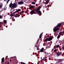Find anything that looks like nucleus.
<instances>
[{
    "label": "nucleus",
    "mask_w": 64,
    "mask_h": 64,
    "mask_svg": "<svg viewBox=\"0 0 64 64\" xmlns=\"http://www.w3.org/2000/svg\"><path fill=\"white\" fill-rule=\"evenodd\" d=\"M62 24H59L58 25L55 27V28H54V32H56V31L59 30V28L58 27H61Z\"/></svg>",
    "instance_id": "nucleus-1"
},
{
    "label": "nucleus",
    "mask_w": 64,
    "mask_h": 64,
    "mask_svg": "<svg viewBox=\"0 0 64 64\" xmlns=\"http://www.w3.org/2000/svg\"><path fill=\"white\" fill-rule=\"evenodd\" d=\"M40 8V7H38L37 9L36 10V11L38 13L40 14H42L41 13V12L39 10Z\"/></svg>",
    "instance_id": "nucleus-2"
},
{
    "label": "nucleus",
    "mask_w": 64,
    "mask_h": 64,
    "mask_svg": "<svg viewBox=\"0 0 64 64\" xmlns=\"http://www.w3.org/2000/svg\"><path fill=\"white\" fill-rule=\"evenodd\" d=\"M52 38H53L52 37H50L48 38H47L46 39L45 41L47 42L48 40V41H51V40L52 39Z\"/></svg>",
    "instance_id": "nucleus-3"
},
{
    "label": "nucleus",
    "mask_w": 64,
    "mask_h": 64,
    "mask_svg": "<svg viewBox=\"0 0 64 64\" xmlns=\"http://www.w3.org/2000/svg\"><path fill=\"white\" fill-rule=\"evenodd\" d=\"M12 7H14V8H16L17 6V5L16 4L14 3L12 5Z\"/></svg>",
    "instance_id": "nucleus-4"
},
{
    "label": "nucleus",
    "mask_w": 64,
    "mask_h": 64,
    "mask_svg": "<svg viewBox=\"0 0 64 64\" xmlns=\"http://www.w3.org/2000/svg\"><path fill=\"white\" fill-rule=\"evenodd\" d=\"M30 13L32 15V14H35V12L34 10H32L30 12Z\"/></svg>",
    "instance_id": "nucleus-5"
},
{
    "label": "nucleus",
    "mask_w": 64,
    "mask_h": 64,
    "mask_svg": "<svg viewBox=\"0 0 64 64\" xmlns=\"http://www.w3.org/2000/svg\"><path fill=\"white\" fill-rule=\"evenodd\" d=\"M23 4V2L22 1L19 2H18V4H20H20Z\"/></svg>",
    "instance_id": "nucleus-6"
},
{
    "label": "nucleus",
    "mask_w": 64,
    "mask_h": 64,
    "mask_svg": "<svg viewBox=\"0 0 64 64\" xmlns=\"http://www.w3.org/2000/svg\"><path fill=\"white\" fill-rule=\"evenodd\" d=\"M62 59L58 60V63H60L61 62H62Z\"/></svg>",
    "instance_id": "nucleus-7"
},
{
    "label": "nucleus",
    "mask_w": 64,
    "mask_h": 64,
    "mask_svg": "<svg viewBox=\"0 0 64 64\" xmlns=\"http://www.w3.org/2000/svg\"><path fill=\"white\" fill-rule=\"evenodd\" d=\"M61 55V52H60L58 53L57 54V56H59L60 55Z\"/></svg>",
    "instance_id": "nucleus-8"
},
{
    "label": "nucleus",
    "mask_w": 64,
    "mask_h": 64,
    "mask_svg": "<svg viewBox=\"0 0 64 64\" xmlns=\"http://www.w3.org/2000/svg\"><path fill=\"white\" fill-rule=\"evenodd\" d=\"M44 50V48H42L40 50V52H43V50Z\"/></svg>",
    "instance_id": "nucleus-9"
},
{
    "label": "nucleus",
    "mask_w": 64,
    "mask_h": 64,
    "mask_svg": "<svg viewBox=\"0 0 64 64\" xmlns=\"http://www.w3.org/2000/svg\"><path fill=\"white\" fill-rule=\"evenodd\" d=\"M33 7H34V6H32L29 8V9H32V8H33Z\"/></svg>",
    "instance_id": "nucleus-10"
},
{
    "label": "nucleus",
    "mask_w": 64,
    "mask_h": 64,
    "mask_svg": "<svg viewBox=\"0 0 64 64\" xmlns=\"http://www.w3.org/2000/svg\"><path fill=\"white\" fill-rule=\"evenodd\" d=\"M48 3H49V0H48L46 2L45 4H48Z\"/></svg>",
    "instance_id": "nucleus-11"
},
{
    "label": "nucleus",
    "mask_w": 64,
    "mask_h": 64,
    "mask_svg": "<svg viewBox=\"0 0 64 64\" xmlns=\"http://www.w3.org/2000/svg\"><path fill=\"white\" fill-rule=\"evenodd\" d=\"M4 58H3L2 59V62H4Z\"/></svg>",
    "instance_id": "nucleus-12"
},
{
    "label": "nucleus",
    "mask_w": 64,
    "mask_h": 64,
    "mask_svg": "<svg viewBox=\"0 0 64 64\" xmlns=\"http://www.w3.org/2000/svg\"><path fill=\"white\" fill-rule=\"evenodd\" d=\"M21 11V10L20 9H19L18 10H16V12H19V11Z\"/></svg>",
    "instance_id": "nucleus-13"
},
{
    "label": "nucleus",
    "mask_w": 64,
    "mask_h": 64,
    "mask_svg": "<svg viewBox=\"0 0 64 64\" xmlns=\"http://www.w3.org/2000/svg\"><path fill=\"white\" fill-rule=\"evenodd\" d=\"M42 34H43V33H41L40 34V36H39L40 38L41 37V36H42Z\"/></svg>",
    "instance_id": "nucleus-14"
},
{
    "label": "nucleus",
    "mask_w": 64,
    "mask_h": 64,
    "mask_svg": "<svg viewBox=\"0 0 64 64\" xmlns=\"http://www.w3.org/2000/svg\"><path fill=\"white\" fill-rule=\"evenodd\" d=\"M12 3H11L9 5V6L10 7H11V6H12Z\"/></svg>",
    "instance_id": "nucleus-15"
},
{
    "label": "nucleus",
    "mask_w": 64,
    "mask_h": 64,
    "mask_svg": "<svg viewBox=\"0 0 64 64\" xmlns=\"http://www.w3.org/2000/svg\"><path fill=\"white\" fill-rule=\"evenodd\" d=\"M46 58V57L44 58L43 59V60L44 61H45L46 60H47V59H45Z\"/></svg>",
    "instance_id": "nucleus-16"
},
{
    "label": "nucleus",
    "mask_w": 64,
    "mask_h": 64,
    "mask_svg": "<svg viewBox=\"0 0 64 64\" xmlns=\"http://www.w3.org/2000/svg\"><path fill=\"white\" fill-rule=\"evenodd\" d=\"M19 17V16L18 14H16V17Z\"/></svg>",
    "instance_id": "nucleus-17"
},
{
    "label": "nucleus",
    "mask_w": 64,
    "mask_h": 64,
    "mask_svg": "<svg viewBox=\"0 0 64 64\" xmlns=\"http://www.w3.org/2000/svg\"><path fill=\"white\" fill-rule=\"evenodd\" d=\"M3 21L4 23H5V24L7 22H6V20H4Z\"/></svg>",
    "instance_id": "nucleus-18"
},
{
    "label": "nucleus",
    "mask_w": 64,
    "mask_h": 64,
    "mask_svg": "<svg viewBox=\"0 0 64 64\" xmlns=\"http://www.w3.org/2000/svg\"><path fill=\"white\" fill-rule=\"evenodd\" d=\"M7 0H4V1H7ZM10 0H8V1H7V3L8 4V2H9V1Z\"/></svg>",
    "instance_id": "nucleus-19"
},
{
    "label": "nucleus",
    "mask_w": 64,
    "mask_h": 64,
    "mask_svg": "<svg viewBox=\"0 0 64 64\" xmlns=\"http://www.w3.org/2000/svg\"><path fill=\"white\" fill-rule=\"evenodd\" d=\"M32 4H35V2H32Z\"/></svg>",
    "instance_id": "nucleus-20"
},
{
    "label": "nucleus",
    "mask_w": 64,
    "mask_h": 64,
    "mask_svg": "<svg viewBox=\"0 0 64 64\" xmlns=\"http://www.w3.org/2000/svg\"><path fill=\"white\" fill-rule=\"evenodd\" d=\"M60 36L58 35L57 37V38H60Z\"/></svg>",
    "instance_id": "nucleus-21"
},
{
    "label": "nucleus",
    "mask_w": 64,
    "mask_h": 64,
    "mask_svg": "<svg viewBox=\"0 0 64 64\" xmlns=\"http://www.w3.org/2000/svg\"><path fill=\"white\" fill-rule=\"evenodd\" d=\"M2 7V4L0 5V8H1Z\"/></svg>",
    "instance_id": "nucleus-22"
},
{
    "label": "nucleus",
    "mask_w": 64,
    "mask_h": 64,
    "mask_svg": "<svg viewBox=\"0 0 64 64\" xmlns=\"http://www.w3.org/2000/svg\"><path fill=\"white\" fill-rule=\"evenodd\" d=\"M62 32H60L59 33V34L60 35H61V34H62Z\"/></svg>",
    "instance_id": "nucleus-23"
},
{
    "label": "nucleus",
    "mask_w": 64,
    "mask_h": 64,
    "mask_svg": "<svg viewBox=\"0 0 64 64\" xmlns=\"http://www.w3.org/2000/svg\"><path fill=\"white\" fill-rule=\"evenodd\" d=\"M10 16H11V17H12V16H13V14H10Z\"/></svg>",
    "instance_id": "nucleus-24"
},
{
    "label": "nucleus",
    "mask_w": 64,
    "mask_h": 64,
    "mask_svg": "<svg viewBox=\"0 0 64 64\" xmlns=\"http://www.w3.org/2000/svg\"><path fill=\"white\" fill-rule=\"evenodd\" d=\"M59 47V46L58 45H57L56 46V48H58Z\"/></svg>",
    "instance_id": "nucleus-25"
},
{
    "label": "nucleus",
    "mask_w": 64,
    "mask_h": 64,
    "mask_svg": "<svg viewBox=\"0 0 64 64\" xmlns=\"http://www.w3.org/2000/svg\"><path fill=\"white\" fill-rule=\"evenodd\" d=\"M37 50H39V48L38 47L37 48Z\"/></svg>",
    "instance_id": "nucleus-26"
},
{
    "label": "nucleus",
    "mask_w": 64,
    "mask_h": 64,
    "mask_svg": "<svg viewBox=\"0 0 64 64\" xmlns=\"http://www.w3.org/2000/svg\"><path fill=\"white\" fill-rule=\"evenodd\" d=\"M42 1V0H40V2H39L40 3H41V2Z\"/></svg>",
    "instance_id": "nucleus-27"
},
{
    "label": "nucleus",
    "mask_w": 64,
    "mask_h": 64,
    "mask_svg": "<svg viewBox=\"0 0 64 64\" xmlns=\"http://www.w3.org/2000/svg\"><path fill=\"white\" fill-rule=\"evenodd\" d=\"M54 52H56V50H54Z\"/></svg>",
    "instance_id": "nucleus-28"
},
{
    "label": "nucleus",
    "mask_w": 64,
    "mask_h": 64,
    "mask_svg": "<svg viewBox=\"0 0 64 64\" xmlns=\"http://www.w3.org/2000/svg\"><path fill=\"white\" fill-rule=\"evenodd\" d=\"M62 49L63 50H64V46L62 48Z\"/></svg>",
    "instance_id": "nucleus-29"
},
{
    "label": "nucleus",
    "mask_w": 64,
    "mask_h": 64,
    "mask_svg": "<svg viewBox=\"0 0 64 64\" xmlns=\"http://www.w3.org/2000/svg\"><path fill=\"white\" fill-rule=\"evenodd\" d=\"M2 18V16H0V18Z\"/></svg>",
    "instance_id": "nucleus-30"
},
{
    "label": "nucleus",
    "mask_w": 64,
    "mask_h": 64,
    "mask_svg": "<svg viewBox=\"0 0 64 64\" xmlns=\"http://www.w3.org/2000/svg\"><path fill=\"white\" fill-rule=\"evenodd\" d=\"M16 12H14V14H15V13H16Z\"/></svg>",
    "instance_id": "nucleus-31"
},
{
    "label": "nucleus",
    "mask_w": 64,
    "mask_h": 64,
    "mask_svg": "<svg viewBox=\"0 0 64 64\" xmlns=\"http://www.w3.org/2000/svg\"><path fill=\"white\" fill-rule=\"evenodd\" d=\"M8 64H9V62H8Z\"/></svg>",
    "instance_id": "nucleus-32"
},
{
    "label": "nucleus",
    "mask_w": 64,
    "mask_h": 64,
    "mask_svg": "<svg viewBox=\"0 0 64 64\" xmlns=\"http://www.w3.org/2000/svg\"><path fill=\"white\" fill-rule=\"evenodd\" d=\"M1 24V22H0V24Z\"/></svg>",
    "instance_id": "nucleus-33"
},
{
    "label": "nucleus",
    "mask_w": 64,
    "mask_h": 64,
    "mask_svg": "<svg viewBox=\"0 0 64 64\" xmlns=\"http://www.w3.org/2000/svg\"><path fill=\"white\" fill-rule=\"evenodd\" d=\"M36 47H37V46H36Z\"/></svg>",
    "instance_id": "nucleus-34"
},
{
    "label": "nucleus",
    "mask_w": 64,
    "mask_h": 64,
    "mask_svg": "<svg viewBox=\"0 0 64 64\" xmlns=\"http://www.w3.org/2000/svg\"><path fill=\"white\" fill-rule=\"evenodd\" d=\"M38 53H39V52H38Z\"/></svg>",
    "instance_id": "nucleus-35"
},
{
    "label": "nucleus",
    "mask_w": 64,
    "mask_h": 64,
    "mask_svg": "<svg viewBox=\"0 0 64 64\" xmlns=\"http://www.w3.org/2000/svg\"><path fill=\"white\" fill-rule=\"evenodd\" d=\"M39 15H40V14H39Z\"/></svg>",
    "instance_id": "nucleus-36"
},
{
    "label": "nucleus",
    "mask_w": 64,
    "mask_h": 64,
    "mask_svg": "<svg viewBox=\"0 0 64 64\" xmlns=\"http://www.w3.org/2000/svg\"><path fill=\"white\" fill-rule=\"evenodd\" d=\"M63 33H64V32H63Z\"/></svg>",
    "instance_id": "nucleus-37"
}]
</instances>
